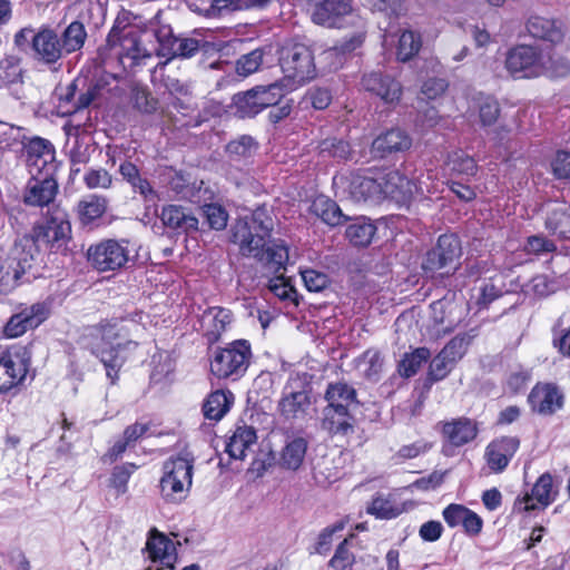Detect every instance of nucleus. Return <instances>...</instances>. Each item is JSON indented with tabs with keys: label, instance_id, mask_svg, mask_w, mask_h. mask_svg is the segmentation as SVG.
<instances>
[{
	"label": "nucleus",
	"instance_id": "20e7f679",
	"mask_svg": "<svg viewBox=\"0 0 570 570\" xmlns=\"http://www.w3.org/2000/svg\"><path fill=\"white\" fill-rule=\"evenodd\" d=\"M138 330L139 325L134 320L128 318H115L100 325L101 340L109 345V348L101 351L100 361L111 384L116 383L118 371L126 360L121 352L137 345L130 336Z\"/></svg>",
	"mask_w": 570,
	"mask_h": 570
},
{
	"label": "nucleus",
	"instance_id": "a211bd4d",
	"mask_svg": "<svg viewBox=\"0 0 570 570\" xmlns=\"http://www.w3.org/2000/svg\"><path fill=\"white\" fill-rule=\"evenodd\" d=\"M361 87L389 105L399 102L403 92L400 81L381 71L365 73L361 79Z\"/></svg>",
	"mask_w": 570,
	"mask_h": 570
},
{
	"label": "nucleus",
	"instance_id": "0e129e2a",
	"mask_svg": "<svg viewBox=\"0 0 570 570\" xmlns=\"http://www.w3.org/2000/svg\"><path fill=\"white\" fill-rule=\"evenodd\" d=\"M527 250L533 254L551 253L557 249L552 240L547 239L544 236L534 235L528 238Z\"/></svg>",
	"mask_w": 570,
	"mask_h": 570
},
{
	"label": "nucleus",
	"instance_id": "c03bdc74",
	"mask_svg": "<svg viewBox=\"0 0 570 570\" xmlns=\"http://www.w3.org/2000/svg\"><path fill=\"white\" fill-rule=\"evenodd\" d=\"M476 336L474 330L455 335L441 352L453 363H458L466 353L472 340Z\"/></svg>",
	"mask_w": 570,
	"mask_h": 570
},
{
	"label": "nucleus",
	"instance_id": "864d4df0",
	"mask_svg": "<svg viewBox=\"0 0 570 570\" xmlns=\"http://www.w3.org/2000/svg\"><path fill=\"white\" fill-rule=\"evenodd\" d=\"M83 181L89 189H96V188L107 189V188L111 187L112 177L104 168H98V169L91 168L85 174Z\"/></svg>",
	"mask_w": 570,
	"mask_h": 570
},
{
	"label": "nucleus",
	"instance_id": "2f4dec72",
	"mask_svg": "<svg viewBox=\"0 0 570 570\" xmlns=\"http://www.w3.org/2000/svg\"><path fill=\"white\" fill-rule=\"evenodd\" d=\"M442 433L452 445L462 446L475 439L478 426L472 420L460 417L446 422L443 425Z\"/></svg>",
	"mask_w": 570,
	"mask_h": 570
},
{
	"label": "nucleus",
	"instance_id": "e433bc0d",
	"mask_svg": "<svg viewBox=\"0 0 570 570\" xmlns=\"http://www.w3.org/2000/svg\"><path fill=\"white\" fill-rule=\"evenodd\" d=\"M311 212L330 226H338L347 220L338 205L326 198L317 197L311 205Z\"/></svg>",
	"mask_w": 570,
	"mask_h": 570
},
{
	"label": "nucleus",
	"instance_id": "79ce46f5",
	"mask_svg": "<svg viewBox=\"0 0 570 570\" xmlns=\"http://www.w3.org/2000/svg\"><path fill=\"white\" fill-rule=\"evenodd\" d=\"M353 538L354 534H351L336 547L333 557L328 561L330 568L333 570H352L356 563V556L352 549Z\"/></svg>",
	"mask_w": 570,
	"mask_h": 570
},
{
	"label": "nucleus",
	"instance_id": "603ef678",
	"mask_svg": "<svg viewBox=\"0 0 570 570\" xmlns=\"http://www.w3.org/2000/svg\"><path fill=\"white\" fill-rule=\"evenodd\" d=\"M455 363L450 361L441 351L431 361L429 367V376L432 381L438 382L445 379L454 367Z\"/></svg>",
	"mask_w": 570,
	"mask_h": 570
},
{
	"label": "nucleus",
	"instance_id": "3c124183",
	"mask_svg": "<svg viewBox=\"0 0 570 570\" xmlns=\"http://www.w3.org/2000/svg\"><path fill=\"white\" fill-rule=\"evenodd\" d=\"M204 216L210 228L222 230L226 227L228 214L217 204H207L203 207Z\"/></svg>",
	"mask_w": 570,
	"mask_h": 570
},
{
	"label": "nucleus",
	"instance_id": "4d7b16f0",
	"mask_svg": "<svg viewBox=\"0 0 570 570\" xmlns=\"http://www.w3.org/2000/svg\"><path fill=\"white\" fill-rule=\"evenodd\" d=\"M470 511V509L462 504L452 503L443 510L442 515L450 528H456L464 524Z\"/></svg>",
	"mask_w": 570,
	"mask_h": 570
},
{
	"label": "nucleus",
	"instance_id": "c756f323",
	"mask_svg": "<svg viewBox=\"0 0 570 570\" xmlns=\"http://www.w3.org/2000/svg\"><path fill=\"white\" fill-rule=\"evenodd\" d=\"M352 11V0H324L317 3L312 13L314 23L334 27L338 18Z\"/></svg>",
	"mask_w": 570,
	"mask_h": 570
},
{
	"label": "nucleus",
	"instance_id": "423d86ee",
	"mask_svg": "<svg viewBox=\"0 0 570 570\" xmlns=\"http://www.w3.org/2000/svg\"><path fill=\"white\" fill-rule=\"evenodd\" d=\"M279 66L284 75L282 89L294 90L316 76L314 56L304 43H286L281 49Z\"/></svg>",
	"mask_w": 570,
	"mask_h": 570
},
{
	"label": "nucleus",
	"instance_id": "72a5a7b5",
	"mask_svg": "<svg viewBox=\"0 0 570 570\" xmlns=\"http://www.w3.org/2000/svg\"><path fill=\"white\" fill-rule=\"evenodd\" d=\"M27 367L20 358L10 355L0 358V392H8L17 386L26 376Z\"/></svg>",
	"mask_w": 570,
	"mask_h": 570
},
{
	"label": "nucleus",
	"instance_id": "f8f14e48",
	"mask_svg": "<svg viewBox=\"0 0 570 570\" xmlns=\"http://www.w3.org/2000/svg\"><path fill=\"white\" fill-rule=\"evenodd\" d=\"M281 83L256 86L233 97L234 112L239 118H253L265 108L275 106L283 97Z\"/></svg>",
	"mask_w": 570,
	"mask_h": 570
},
{
	"label": "nucleus",
	"instance_id": "aec40b11",
	"mask_svg": "<svg viewBox=\"0 0 570 570\" xmlns=\"http://www.w3.org/2000/svg\"><path fill=\"white\" fill-rule=\"evenodd\" d=\"M58 184L55 175L31 176L23 191V203L28 206H48L56 197Z\"/></svg>",
	"mask_w": 570,
	"mask_h": 570
},
{
	"label": "nucleus",
	"instance_id": "4468645a",
	"mask_svg": "<svg viewBox=\"0 0 570 570\" xmlns=\"http://www.w3.org/2000/svg\"><path fill=\"white\" fill-rule=\"evenodd\" d=\"M548 60L534 47L517 46L505 59V67L514 78H533L544 73Z\"/></svg>",
	"mask_w": 570,
	"mask_h": 570
},
{
	"label": "nucleus",
	"instance_id": "69168bd1",
	"mask_svg": "<svg viewBox=\"0 0 570 570\" xmlns=\"http://www.w3.org/2000/svg\"><path fill=\"white\" fill-rule=\"evenodd\" d=\"M307 97L315 109L323 110L332 101V94L327 88H312Z\"/></svg>",
	"mask_w": 570,
	"mask_h": 570
},
{
	"label": "nucleus",
	"instance_id": "c9c22d12",
	"mask_svg": "<svg viewBox=\"0 0 570 570\" xmlns=\"http://www.w3.org/2000/svg\"><path fill=\"white\" fill-rule=\"evenodd\" d=\"M257 435L253 426H237L226 444V452L230 458L243 460L246 451L256 443Z\"/></svg>",
	"mask_w": 570,
	"mask_h": 570
},
{
	"label": "nucleus",
	"instance_id": "f03ea898",
	"mask_svg": "<svg viewBox=\"0 0 570 570\" xmlns=\"http://www.w3.org/2000/svg\"><path fill=\"white\" fill-rule=\"evenodd\" d=\"M147 36V33L141 35L130 27L115 24L107 36L106 43L98 49L101 65L108 66L118 62L126 69L150 58L151 51L142 45V37Z\"/></svg>",
	"mask_w": 570,
	"mask_h": 570
},
{
	"label": "nucleus",
	"instance_id": "5fc2aeb1",
	"mask_svg": "<svg viewBox=\"0 0 570 570\" xmlns=\"http://www.w3.org/2000/svg\"><path fill=\"white\" fill-rule=\"evenodd\" d=\"M500 114V107L495 99L491 97H485L480 101L479 105V116L480 121L483 126L493 125Z\"/></svg>",
	"mask_w": 570,
	"mask_h": 570
},
{
	"label": "nucleus",
	"instance_id": "13d9d810",
	"mask_svg": "<svg viewBox=\"0 0 570 570\" xmlns=\"http://www.w3.org/2000/svg\"><path fill=\"white\" fill-rule=\"evenodd\" d=\"M345 527V523L343 521L336 522L333 525L324 528L321 533L318 534L317 542L315 546V551L318 554H326L333 542V535L342 531Z\"/></svg>",
	"mask_w": 570,
	"mask_h": 570
},
{
	"label": "nucleus",
	"instance_id": "2eb2a0df",
	"mask_svg": "<svg viewBox=\"0 0 570 570\" xmlns=\"http://www.w3.org/2000/svg\"><path fill=\"white\" fill-rule=\"evenodd\" d=\"M23 148L30 176L56 175L58 169L56 149L48 139L30 138L23 144Z\"/></svg>",
	"mask_w": 570,
	"mask_h": 570
},
{
	"label": "nucleus",
	"instance_id": "4c0bfd02",
	"mask_svg": "<svg viewBox=\"0 0 570 570\" xmlns=\"http://www.w3.org/2000/svg\"><path fill=\"white\" fill-rule=\"evenodd\" d=\"M107 210V199L98 195H89L78 203L77 212L82 224L88 225L100 218Z\"/></svg>",
	"mask_w": 570,
	"mask_h": 570
},
{
	"label": "nucleus",
	"instance_id": "de8ad7c7",
	"mask_svg": "<svg viewBox=\"0 0 570 570\" xmlns=\"http://www.w3.org/2000/svg\"><path fill=\"white\" fill-rule=\"evenodd\" d=\"M446 165L451 173L462 176H473L478 170L475 160L462 150L449 155Z\"/></svg>",
	"mask_w": 570,
	"mask_h": 570
},
{
	"label": "nucleus",
	"instance_id": "39448f33",
	"mask_svg": "<svg viewBox=\"0 0 570 570\" xmlns=\"http://www.w3.org/2000/svg\"><path fill=\"white\" fill-rule=\"evenodd\" d=\"M324 399L327 402L324 409V429L333 434H347L352 431L350 409L358 403L356 390L346 382L330 383Z\"/></svg>",
	"mask_w": 570,
	"mask_h": 570
},
{
	"label": "nucleus",
	"instance_id": "bb28decb",
	"mask_svg": "<svg viewBox=\"0 0 570 570\" xmlns=\"http://www.w3.org/2000/svg\"><path fill=\"white\" fill-rule=\"evenodd\" d=\"M146 549L154 562H159L161 569L174 570L177 561L175 543L163 533L153 530L147 540Z\"/></svg>",
	"mask_w": 570,
	"mask_h": 570
},
{
	"label": "nucleus",
	"instance_id": "f3484780",
	"mask_svg": "<svg viewBox=\"0 0 570 570\" xmlns=\"http://www.w3.org/2000/svg\"><path fill=\"white\" fill-rule=\"evenodd\" d=\"M49 313L48 305L42 302L27 306L9 318L3 330L4 335L10 338L19 337L43 323Z\"/></svg>",
	"mask_w": 570,
	"mask_h": 570
},
{
	"label": "nucleus",
	"instance_id": "7c9ffc66",
	"mask_svg": "<svg viewBox=\"0 0 570 570\" xmlns=\"http://www.w3.org/2000/svg\"><path fill=\"white\" fill-rule=\"evenodd\" d=\"M546 228L551 235L570 239V204L553 203L547 212Z\"/></svg>",
	"mask_w": 570,
	"mask_h": 570
},
{
	"label": "nucleus",
	"instance_id": "8fccbe9b",
	"mask_svg": "<svg viewBox=\"0 0 570 570\" xmlns=\"http://www.w3.org/2000/svg\"><path fill=\"white\" fill-rule=\"evenodd\" d=\"M136 469L137 465L134 463H126L114 468L110 482L111 487L116 489L118 494L126 493L127 483Z\"/></svg>",
	"mask_w": 570,
	"mask_h": 570
},
{
	"label": "nucleus",
	"instance_id": "393cba45",
	"mask_svg": "<svg viewBox=\"0 0 570 570\" xmlns=\"http://www.w3.org/2000/svg\"><path fill=\"white\" fill-rule=\"evenodd\" d=\"M159 218L163 225L177 234H190L198 230V218L179 205H166L161 208Z\"/></svg>",
	"mask_w": 570,
	"mask_h": 570
},
{
	"label": "nucleus",
	"instance_id": "49530a36",
	"mask_svg": "<svg viewBox=\"0 0 570 570\" xmlns=\"http://www.w3.org/2000/svg\"><path fill=\"white\" fill-rule=\"evenodd\" d=\"M320 154L323 157H332L337 160H348L353 150L348 141L338 138H326L318 145Z\"/></svg>",
	"mask_w": 570,
	"mask_h": 570
},
{
	"label": "nucleus",
	"instance_id": "412c9836",
	"mask_svg": "<svg viewBox=\"0 0 570 570\" xmlns=\"http://www.w3.org/2000/svg\"><path fill=\"white\" fill-rule=\"evenodd\" d=\"M520 441L514 436H502L490 442L484 452L487 465L493 473L503 472L514 456Z\"/></svg>",
	"mask_w": 570,
	"mask_h": 570
},
{
	"label": "nucleus",
	"instance_id": "6e6552de",
	"mask_svg": "<svg viewBox=\"0 0 570 570\" xmlns=\"http://www.w3.org/2000/svg\"><path fill=\"white\" fill-rule=\"evenodd\" d=\"M160 493L167 502L183 501L193 484L194 460L186 455L170 458L164 463Z\"/></svg>",
	"mask_w": 570,
	"mask_h": 570
},
{
	"label": "nucleus",
	"instance_id": "774afa93",
	"mask_svg": "<svg viewBox=\"0 0 570 570\" xmlns=\"http://www.w3.org/2000/svg\"><path fill=\"white\" fill-rule=\"evenodd\" d=\"M254 149H256V144L250 136H242L227 145V150L238 156H247Z\"/></svg>",
	"mask_w": 570,
	"mask_h": 570
},
{
	"label": "nucleus",
	"instance_id": "473e14b6",
	"mask_svg": "<svg viewBox=\"0 0 570 570\" xmlns=\"http://www.w3.org/2000/svg\"><path fill=\"white\" fill-rule=\"evenodd\" d=\"M527 30L531 37L551 43H559L563 39L561 26L553 19L540 16L529 18Z\"/></svg>",
	"mask_w": 570,
	"mask_h": 570
},
{
	"label": "nucleus",
	"instance_id": "e2e57ef3",
	"mask_svg": "<svg viewBox=\"0 0 570 570\" xmlns=\"http://www.w3.org/2000/svg\"><path fill=\"white\" fill-rule=\"evenodd\" d=\"M302 279L309 292H320L327 285V276L315 269H305L301 272Z\"/></svg>",
	"mask_w": 570,
	"mask_h": 570
},
{
	"label": "nucleus",
	"instance_id": "f704fd0d",
	"mask_svg": "<svg viewBox=\"0 0 570 570\" xmlns=\"http://www.w3.org/2000/svg\"><path fill=\"white\" fill-rule=\"evenodd\" d=\"M347 189L351 198L355 202L377 199L381 196L379 180L360 174L351 175Z\"/></svg>",
	"mask_w": 570,
	"mask_h": 570
},
{
	"label": "nucleus",
	"instance_id": "0eeeda50",
	"mask_svg": "<svg viewBox=\"0 0 570 570\" xmlns=\"http://www.w3.org/2000/svg\"><path fill=\"white\" fill-rule=\"evenodd\" d=\"M272 228V218L263 209H256L249 218L236 222L232 240L239 246L242 255L255 257L266 246Z\"/></svg>",
	"mask_w": 570,
	"mask_h": 570
},
{
	"label": "nucleus",
	"instance_id": "338daca9",
	"mask_svg": "<svg viewBox=\"0 0 570 570\" xmlns=\"http://www.w3.org/2000/svg\"><path fill=\"white\" fill-rule=\"evenodd\" d=\"M443 532V525L440 521L424 522L419 530V534L423 541L434 542L439 540Z\"/></svg>",
	"mask_w": 570,
	"mask_h": 570
},
{
	"label": "nucleus",
	"instance_id": "052dcab7",
	"mask_svg": "<svg viewBox=\"0 0 570 570\" xmlns=\"http://www.w3.org/2000/svg\"><path fill=\"white\" fill-rule=\"evenodd\" d=\"M551 168L556 178L570 179V151H558L551 163Z\"/></svg>",
	"mask_w": 570,
	"mask_h": 570
},
{
	"label": "nucleus",
	"instance_id": "a878e982",
	"mask_svg": "<svg viewBox=\"0 0 570 570\" xmlns=\"http://www.w3.org/2000/svg\"><path fill=\"white\" fill-rule=\"evenodd\" d=\"M532 410L541 415H551L563 406V394L553 384L535 386L530 395Z\"/></svg>",
	"mask_w": 570,
	"mask_h": 570
},
{
	"label": "nucleus",
	"instance_id": "ddd939ff",
	"mask_svg": "<svg viewBox=\"0 0 570 570\" xmlns=\"http://www.w3.org/2000/svg\"><path fill=\"white\" fill-rule=\"evenodd\" d=\"M312 405L311 391L299 380H291L283 389L277 412L286 422L304 420Z\"/></svg>",
	"mask_w": 570,
	"mask_h": 570
},
{
	"label": "nucleus",
	"instance_id": "6e6d98bb",
	"mask_svg": "<svg viewBox=\"0 0 570 570\" xmlns=\"http://www.w3.org/2000/svg\"><path fill=\"white\" fill-rule=\"evenodd\" d=\"M367 512L380 519H392L399 515L400 510L391 501L382 497L373 499Z\"/></svg>",
	"mask_w": 570,
	"mask_h": 570
},
{
	"label": "nucleus",
	"instance_id": "680f3d73",
	"mask_svg": "<svg viewBox=\"0 0 570 570\" xmlns=\"http://www.w3.org/2000/svg\"><path fill=\"white\" fill-rule=\"evenodd\" d=\"M99 85H90L85 92H81L67 112L73 114L89 107L100 95Z\"/></svg>",
	"mask_w": 570,
	"mask_h": 570
},
{
	"label": "nucleus",
	"instance_id": "5701e85b",
	"mask_svg": "<svg viewBox=\"0 0 570 570\" xmlns=\"http://www.w3.org/2000/svg\"><path fill=\"white\" fill-rule=\"evenodd\" d=\"M381 195L397 203L411 200L420 190L419 186L397 170L387 173L380 181Z\"/></svg>",
	"mask_w": 570,
	"mask_h": 570
},
{
	"label": "nucleus",
	"instance_id": "58836bf2",
	"mask_svg": "<svg viewBox=\"0 0 570 570\" xmlns=\"http://www.w3.org/2000/svg\"><path fill=\"white\" fill-rule=\"evenodd\" d=\"M233 394L224 391L213 392L203 405V412L206 419L218 421L220 420L230 407L233 403Z\"/></svg>",
	"mask_w": 570,
	"mask_h": 570
},
{
	"label": "nucleus",
	"instance_id": "7ed1b4c3",
	"mask_svg": "<svg viewBox=\"0 0 570 570\" xmlns=\"http://www.w3.org/2000/svg\"><path fill=\"white\" fill-rule=\"evenodd\" d=\"M28 240L24 252L31 254L35 259L40 249L51 252H65L71 239V225L68 214L60 207H55L48 212L45 219L36 224L30 234L22 236L17 243Z\"/></svg>",
	"mask_w": 570,
	"mask_h": 570
},
{
	"label": "nucleus",
	"instance_id": "09e8293b",
	"mask_svg": "<svg viewBox=\"0 0 570 570\" xmlns=\"http://www.w3.org/2000/svg\"><path fill=\"white\" fill-rule=\"evenodd\" d=\"M264 50L257 48L246 55H243L236 61V72L239 76L247 77L258 70L263 63Z\"/></svg>",
	"mask_w": 570,
	"mask_h": 570
},
{
	"label": "nucleus",
	"instance_id": "ea45409f",
	"mask_svg": "<svg viewBox=\"0 0 570 570\" xmlns=\"http://www.w3.org/2000/svg\"><path fill=\"white\" fill-rule=\"evenodd\" d=\"M375 232L376 227L373 223L364 217H360L346 228L345 234L353 245L365 247L371 244Z\"/></svg>",
	"mask_w": 570,
	"mask_h": 570
},
{
	"label": "nucleus",
	"instance_id": "bf43d9fd",
	"mask_svg": "<svg viewBox=\"0 0 570 570\" xmlns=\"http://www.w3.org/2000/svg\"><path fill=\"white\" fill-rule=\"evenodd\" d=\"M132 104L139 111L150 114L156 110L157 101L146 88H136L132 91Z\"/></svg>",
	"mask_w": 570,
	"mask_h": 570
},
{
	"label": "nucleus",
	"instance_id": "4be33fe9",
	"mask_svg": "<svg viewBox=\"0 0 570 570\" xmlns=\"http://www.w3.org/2000/svg\"><path fill=\"white\" fill-rule=\"evenodd\" d=\"M160 48L157 51L158 56H169L163 62H159L157 68L160 70L170 63L174 58H191L198 52L205 42L194 38H183L169 35L166 39H159Z\"/></svg>",
	"mask_w": 570,
	"mask_h": 570
},
{
	"label": "nucleus",
	"instance_id": "6ab92c4d",
	"mask_svg": "<svg viewBox=\"0 0 570 570\" xmlns=\"http://www.w3.org/2000/svg\"><path fill=\"white\" fill-rule=\"evenodd\" d=\"M558 491L553 489V479L550 473H543L533 484L531 492L525 493L515 502V507L523 511L546 509L557 498Z\"/></svg>",
	"mask_w": 570,
	"mask_h": 570
},
{
	"label": "nucleus",
	"instance_id": "c85d7f7f",
	"mask_svg": "<svg viewBox=\"0 0 570 570\" xmlns=\"http://www.w3.org/2000/svg\"><path fill=\"white\" fill-rule=\"evenodd\" d=\"M308 443L307 438L301 433L287 435L281 453V466L297 471L304 463Z\"/></svg>",
	"mask_w": 570,
	"mask_h": 570
},
{
	"label": "nucleus",
	"instance_id": "cd10ccee",
	"mask_svg": "<svg viewBox=\"0 0 570 570\" xmlns=\"http://www.w3.org/2000/svg\"><path fill=\"white\" fill-rule=\"evenodd\" d=\"M232 313L229 309L214 306L207 308L202 317L200 325L205 337L209 344H214L222 337L232 323Z\"/></svg>",
	"mask_w": 570,
	"mask_h": 570
},
{
	"label": "nucleus",
	"instance_id": "b1692460",
	"mask_svg": "<svg viewBox=\"0 0 570 570\" xmlns=\"http://www.w3.org/2000/svg\"><path fill=\"white\" fill-rule=\"evenodd\" d=\"M411 146V137L404 130L394 128L379 135L373 140L371 153L376 158H386L397 153H404Z\"/></svg>",
	"mask_w": 570,
	"mask_h": 570
},
{
	"label": "nucleus",
	"instance_id": "37998d69",
	"mask_svg": "<svg viewBox=\"0 0 570 570\" xmlns=\"http://www.w3.org/2000/svg\"><path fill=\"white\" fill-rule=\"evenodd\" d=\"M422 47L421 35L412 30H404L399 39L397 59L402 62L411 60L416 56Z\"/></svg>",
	"mask_w": 570,
	"mask_h": 570
},
{
	"label": "nucleus",
	"instance_id": "9b49d317",
	"mask_svg": "<svg viewBox=\"0 0 570 570\" xmlns=\"http://www.w3.org/2000/svg\"><path fill=\"white\" fill-rule=\"evenodd\" d=\"M28 240L14 242L9 253L0 257V294H9L29 278L33 258L24 252Z\"/></svg>",
	"mask_w": 570,
	"mask_h": 570
},
{
	"label": "nucleus",
	"instance_id": "f257e3e1",
	"mask_svg": "<svg viewBox=\"0 0 570 570\" xmlns=\"http://www.w3.org/2000/svg\"><path fill=\"white\" fill-rule=\"evenodd\" d=\"M86 39V28L77 20L68 24L61 35L49 26H41L32 39V59L51 68L66 55L79 51Z\"/></svg>",
	"mask_w": 570,
	"mask_h": 570
},
{
	"label": "nucleus",
	"instance_id": "1a4fd4ad",
	"mask_svg": "<svg viewBox=\"0 0 570 570\" xmlns=\"http://www.w3.org/2000/svg\"><path fill=\"white\" fill-rule=\"evenodd\" d=\"M252 357L250 344L246 340H236L225 347L215 350L210 362V372L218 379L242 377L247 371Z\"/></svg>",
	"mask_w": 570,
	"mask_h": 570
},
{
	"label": "nucleus",
	"instance_id": "a19ab883",
	"mask_svg": "<svg viewBox=\"0 0 570 570\" xmlns=\"http://www.w3.org/2000/svg\"><path fill=\"white\" fill-rule=\"evenodd\" d=\"M257 261L275 266L283 267L288 261V248L283 242L266 239V246L261 249L259 255L255 256Z\"/></svg>",
	"mask_w": 570,
	"mask_h": 570
},
{
	"label": "nucleus",
	"instance_id": "9d476101",
	"mask_svg": "<svg viewBox=\"0 0 570 570\" xmlns=\"http://www.w3.org/2000/svg\"><path fill=\"white\" fill-rule=\"evenodd\" d=\"M87 261L99 273L126 268L131 261L129 240L108 238L92 244L87 249Z\"/></svg>",
	"mask_w": 570,
	"mask_h": 570
},
{
	"label": "nucleus",
	"instance_id": "a18cd8bd",
	"mask_svg": "<svg viewBox=\"0 0 570 570\" xmlns=\"http://www.w3.org/2000/svg\"><path fill=\"white\" fill-rule=\"evenodd\" d=\"M431 352L426 347H419L412 353L405 354L399 364V373L404 377H411L430 358Z\"/></svg>",
	"mask_w": 570,
	"mask_h": 570
},
{
	"label": "nucleus",
	"instance_id": "dca6fc26",
	"mask_svg": "<svg viewBox=\"0 0 570 570\" xmlns=\"http://www.w3.org/2000/svg\"><path fill=\"white\" fill-rule=\"evenodd\" d=\"M460 255L461 245L459 238L453 234L441 235L436 246L426 253L422 268L425 273L431 274L446 268L443 274H449L454 268Z\"/></svg>",
	"mask_w": 570,
	"mask_h": 570
}]
</instances>
